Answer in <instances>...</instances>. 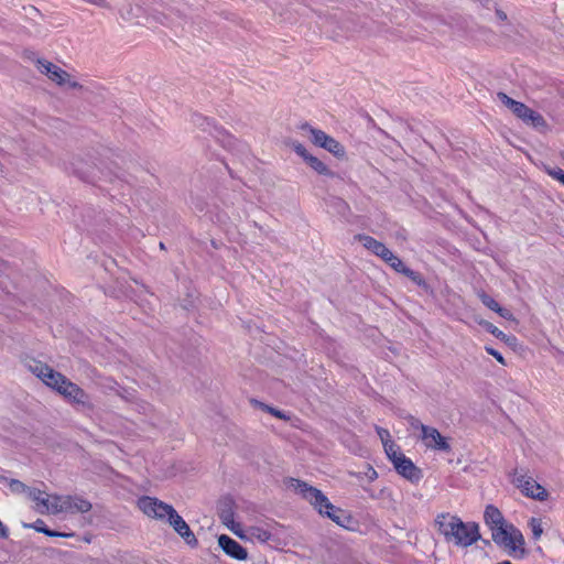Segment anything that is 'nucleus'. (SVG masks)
Returning <instances> with one entry per match:
<instances>
[{
  "label": "nucleus",
  "mask_w": 564,
  "mask_h": 564,
  "mask_svg": "<svg viewBox=\"0 0 564 564\" xmlns=\"http://www.w3.org/2000/svg\"><path fill=\"white\" fill-rule=\"evenodd\" d=\"M484 519L491 530L492 541L503 547L513 557L524 554V538L514 525H506L502 513L498 508L489 505L485 509Z\"/></svg>",
  "instance_id": "1"
},
{
  "label": "nucleus",
  "mask_w": 564,
  "mask_h": 564,
  "mask_svg": "<svg viewBox=\"0 0 564 564\" xmlns=\"http://www.w3.org/2000/svg\"><path fill=\"white\" fill-rule=\"evenodd\" d=\"M435 528L446 542L456 546L467 547L480 539L479 527L475 522H464L459 517L449 512L436 516Z\"/></svg>",
  "instance_id": "2"
},
{
  "label": "nucleus",
  "mask_w": 564,
  "mask_h": 564,
  "mask_svg": "<svg viewBox=\"0 0 564 564\" xmlns=\"http://www.w3.org/2000/svg\"><path fill=\"white\" fill-rule=\"evenodd\" d=\"M295 490L302 496L303 499L308 501L319 514L326 516L338 525L345 527L349 521V517L340 508L335 507L328 498L317 488L310 486L302 480H294Z\"/></svg>",
  "instance_id": "3"
},
{
  "label": "nucleus",
  "mask_w": 564,
  "mask_h": 564,
  "mask_svg": "<svg viewBox=\"0 0 564 564\" xmlns=\"http://www.w3.org/2000/svg\"><path fill=\"white\" fill-rule=\"evenodd\" d=\"M50 388L57 391L70 403L82 409L89 410L93 408L89 395L78 384L72 382L61 372L58 376H55V380L53 381L52 386H50Z\"/></svg>",
  "instance_id": "4"
},
{
  "label": "nucleus",
  "mask_w": 564,
  "mask_h": 564,
  "mask_svg": "<svg viewBox=\"0 0 564 564\" xmlns=\"http://www.w3.org/2000/svg\"><path fill=\"white\" fill-rule=\"evenodd\" d=\"M53 507L51 508L52 514L57 513H86L91 510V503L79 496H58L53 495Z\"/></svg>",
  "instance_id": "5"
},
{
  "label": "nucleus",
  "mask_w": 564,
  "mask_h": 564,
  "mask_svg": "<svg viewBox=\"0 0 564 564\" xmlns=\"http://www.w3.org/2000/svg\"><path fill=\"white\" fill-rule=\"evenodd\" d=\"M512 482L521 489L524 496L529 498L538 501H545L549 498V494L545 488L529 476L523 469L514 470Z\"/></svg>",
  "instance_id": "6"
},
{
  "label": "nucleus",
  "mask_w": 564,
  "mask_h": 564,
  "mask_svg": "<svg viewBox=\"0 0 564 564\" xmlns=\"http://www.w3.org/2000/svg\"><path fill=\"white\" fill-rule=\"evenodd\" d=\"M138 507L140 510L148 516L156 520H167L174 508L158 498L144 496L138 500Z\"/></svg>",
  "instance_id": "7"
},
{
  "label": "nucleus",
  "mask_w": 564,
  "mask_h": 564,
  "mask_svg": "<svg viewBox=\"0 0 564 564\" xmlns=\"http://www.w3.org/2000/svg\"><path fill=\"white\" fill-rule=\"evenodd\" d=\"M419 437L426 448L446 453L451 451L447 438L433 426L422 427V434Z\"/></svg>",
  "instance_id": "8"
},
{
  "label": "nucleus",
  "mask_w": 564,
  "mask_h": 564,
  "mask_svg": "<svg viewBox=\"0 0 564 564\" xmlns=\"http://www.w3.org/2000/svg\"><path fill=\"white\" fill-rule=\"evenodd\" d=\"M37 68L42 74H45L51 80L55 82L58 85L69 84L70 87H77V83H69V75L67 72L56 66L55 64L48 61H37Z\"/></svg>",
  "instance_id": "9"
},
{
  "label": "nucleus",
  "mask_w": 564,
  "mask_h": 564,
  "mask_svg": "<svg viewBox=\"0 0 564 564\" xmlns=\"http://www.w3.org/2000/svg\"><path fill=\"white\" fill-rule=\"evenodd\" d=\"M24 365L29 371L41 379L47 387L52 386L53 381L55 380V376H58L59 373L40 360L25 359Z\"/></svg>",
  "instance_id": "10"
},
{
  "label": "nucleus",
  "mask_w": 564,
  "mask_h": 564,
  "mask_svg": "<svg viewBox=\"0 0 564 564\" xmlns=\"http://www.w3.org/2000/svg\"><path fill=\"white\" fill-rule=\"evenodd\" d=\"M383 261L389 264L394 271L399 272V273H402L404 274L405 276H408L412 282H414L415 284L420 285V286H425L426 283H425V280L423 279V276L416 272V271H413L411 270L410 268H408L403 262L402 260L394 256L392 253V251L390 250L389 253L387 254V257L383 259Z\"/></svg>",
  "instance_id": "11"
},
{
  "label": "nucleus",
  "mask_w": 564,
  "mask_h": 564,
  "mask_svg": "<svg viewBox=\"0 0 564 564\" xmlns=\"http://www.w3.org/2000/svg\"><path fill=\"white\" fill-rule=\"evenodd\" d=\"M230 530L240 539L250 541V542H260V543H267L272 534L271 532L263 527L260 525H250L246 529L240 528L237 530L235 527H230Z\"/></svg>",
  "instance_id": "12"
},
{
  "label": "nucleus",
  "mask_w": 564,
  "mask_h": 564,
  "mask_svg": "<svg viewBox=\"0 0 564 564\" xmlns=\"http://www.w3.org/2000/svg\"><path fill=\"white\" fill-rule=\"evenodd\" d=\"M517 118L522 120L525 124L531 126L538 130H546L547 123L542 115L529 108L523 102L517 108L513 113Z\"/></svg>",
  "instance_id": "13"
},
{
  "label": "nucleus",
  "mask_w": 564,
  "mask_h": 564,
  "mask_svg": "<svg viewBox=\"0 0 564 564\" xmlns=\"http://www.w3.org/2000/svg\"><path fill=\"white\" fill-rule=\"evenodd\" d=\"M392 464L397 473L411 482H417L422 478L421 470L404 454L401 457H395Z\"/></svg>",
  "instance_id": "14"
},
{
  "label": "nucleus",
  "mask_w": 564,
  "mask_h": 564,
  "mask_svg": "<svg viewBox=\"0 0 564 564\" xmlns=\"http://www.w3.org/2000/svg\"><path fill=\"white\" fill-rule=\"evenodd\" d=\"M166 521L174 529V531L177 532L184 539V541L188 545L197 544V539L195 538V534L193 533L188 524L184 521V519L176 512L175 509Z\"/></svg>",
  "instance_id": "15"
},
{
  "label": "nucleus",
  "mask_w": 564,
  "mask_h": 564,
  "mask_svg": "<svg viewBox=\"0 0 564 564\" xmlns=\"http://www.w3.org/2000/svg\"><path fill=\"white\" fill-rule=\"evenodd\" d=\"M218 544L228 556L235 560L245 561L248 557L247 550L228 535H220Z\"/></svg>",
  "instance_id": "16"
},
{
  "label": "nucleus",
  "mask_w": 564,
  "mask_h": 564,
  "mask_svg": "<svg viewBox=\"0 0 564 564\" xmlns=\"http://www.w3.org/2000/svg\"><path fill=\"white\" fill-rule=\"evenodd\" d=\"M28 498L36 503L35 509L37 512L51 513V508L53 507V495L50 496L40 489L31 487L28 494Z\"/></svg>",
  "instance_id": "17"
},
{
  "label": "nucleus",
  "mask_w": 564,
  "mask_h": 564,
  "mask_svg": "<svg viewBox=\"0 0 564 564\" xmlns=\"http://www.w3.org/2000/svg\"><path fill=\"white\" fill-rule=\"evenodd\" d=\"M358 241L362 243V246L376 254L377 257L381 258L382 260L387 257L390 249H388L382 242L378 241L377 239L367 236V235H357L355 237Z\"/></svg>",
  "instance_id": "18"
},
{
  "label": "nucleus",
  "mask_w": 564,
  "mask_h": 564,
  "mask_svg": "<svg viewBox=\"0 0 564 564\" xmlns=\"http://www.w3.org/2000/svg\"><path fill=\"white\" fill-rule=\"evenodd\" d=\"M73 172L87 182H95L97 180L95 167L83 160H76L73 163Z\"/></svg>",
  "instance_id": "19"
},
{
  "label": "nucleus",
  "mask_w": 564,
  "mask_h": 564,
  "mask_svg": "<svg viewBox=\"0 0 564 564\" xmlns=\"http://www.w3.org/2000/svg\"><path fill=\"white\" fill-rule=\"evenodd\" d=\"M301 129L308 133L310 140L317 147L323 148L324 143L328 139V134H326L323 130L315 129L311 127L308 123H304L301 126Z\"/></svg>",
  "instance_id": "20"
},
{
  "label": "nucleus",
  "mask_w": 564,
  "mask_h": 564,
  "mask_svg": "<svg viewBox=\"0 0 564 564\" xmlns=\"http://www.w3.org/2000/svg\"><path fill=\"white\" fill-rule=\"evenodd\" d=\"M315 172L325 176H334V173L327 167V165L318 158L311 155L305 161Z\"/></svg>",
  "instance_id": "21"
},
{
  "label": "nucleus",
  "mask_w": 564,
  "mask_h": 564,
  "mask_svg": "<svg viewBox=\"0 0 564 564\" xmlns=\"http://www.w3.org/2000/svg\"><path fill=\"white\" fill-rule=\"evenodd\" d=\"M323 149L327 150L337 158H343L345 155V148L330 135L324 143Z\"/></svg>",
  "instance_id": "22"
},
{
  "label": "nucleus",
  "mask_w": 564,
  "mask_h": 564,
  "mask_svg": "<svg viewBox=\"0 0 564 564\" xmlns=\"http://www.w3.org/2000/svg\"><path fill=\"white\" fill-rule=\"evenodd\" d=\"M3 480L8 484L10 490L13 494H23L28 497V494H29V490L31 487L26 486L25 484H23L22 481H20L18 479L3 478Z\"/></svg>",
  "instance_id": "23"
},
{
  "label": "nucleus",
  "mask_w": 564,
  "mask_h": 564,
  "mask_svg": "<svg viewBox=\"0 0 564 564\" xmlns=\"http://www.w3.org/2000/svg\"><path fill=\"white\" fill-rule=\"evenodd\" d=\"M30 528H33L34 530H36L37 532H42L48 536H68V534H63V533H58L56 531H52L50 530L43 520L41 519H37L33 524H30L29 525Z\"/></svg>",
  "instance_id": "24"
},
{
  "label": "nucleus",
  "mask_w": 564,
  "mask_h": 564,
  "mask_svg": "<svg viewBox=\"0 0 564 564\" xmlns=\"http://www.w3.org/2000/svg\"><path fill=\"white\" fill-rule=\"evenodd\" d=\"M383 448L391 463L395 460V457H401L403 455V453L400 452L399 446L393 441L386 443Z\"/></svg>",
  "instance_id": "25"
},
{
  "label": "nucleus",
  "mask_w": 564,
  "mask_h": 564,
  "mask_svg": "<svg viewBox=\"0 0 564 564\" xmlns=\"http://www.w3.org/2000/svg\"><path fill=\"white\" fill-rule=\"evenodd\" d=\"M497 97L498 99L506 106L508 107L512 113H514V111L517 110V108L520 106V101H517L512 98H510L507 94L505 93H498L497 94Z\"/></svg>",
  "instance_id": "26"
},
{
  "label": "nucleus",
  "mask_w": 564,
  "mask_h": 564,
  "mask_svg": "<svg viewBox=\"0 0 564 564\" xmlns=\"http://www.w3.org/2000/svg\"><path fill=\"white\" fill-rule=\"evenodd\" d=\"M478 297L480 299L481 303L489 310L494 312L499 311V303L485 292H478Z\"/></svg>",
  "instance_id": "27"
},
{
  "label": "nucleus",
  "mask_w": 564,
  "mask_h": 564,
  "mask_svg": "<svg viewBox=\"0 0 564 564\" xmlns=\"http://www.w3.org/2000/svg\"><path fill=\"white\" fill-rule=\"evenodd\" d=\"M220 518H221L224 524H226L229 529H230V527H235L237 530H239L241 528V525L239 523H236L234 521V512L230 509L223 510L220 513Z\"/></svg>",
  "instance_id": "28"
},
{
  "label": "nucleus",
  "mask_w": 564,
  "mask_h": 564,
  "mask_svg": "<svg viewBox=\"0 0 564 564\" xmlns=\"http://www.w3.org/2000/svg\"><path fill=\"white\" fill-rule=\"evenodd\" d=\"M545 173L564 185V171L560 167L544 166Z\"/></svg>",
  "instance_id": "29"
},
{
  "label": "nucleus",
  "mask_w": 564,
  "mask_h": 564,
  "mask_svg": "<svg viewBox=\"0 0 564 564\" xmlns=\"http://www.w3.org/2000/svg\"><path fill=\"white\" fill-rule=\"evenodd\" d=\"M529 527L532 530L533 538L535 540L540 539L543 533L542 522L538 518H531L529 521Z\"/></svg>",
  "instance_id": "30"
},
{
  "label": "nucleus",
  "mask_w": 564,
  "mask_h": 564,
  "mask_svg": "<svg viewBox=\"0 0 564 564\" xmlns=\"http://www.w3.org/2000/svg\"><path fill=\"white\" fill-rule=\"evenodd\" d=\"M260 408L269 413H271L273 416L278 417V419H281V420H289L290 416L286 415L284 412L278 410V409H274L270 405H267L264 403H260Z\"/></svg>",
  "instance_id": "31"
},
{
  "label": "nucleus",
  "mask_w": 564,
  "mask_h": 564,
  "mask_svg": "<svg viewBox=\"0 0 564 564\" xmlns=\"http://www.w3.org/2000/svg\"><path fill=\"white\" fill-rule=\"evenodd\" d=\"M487 329L496 338L506 340L508 343L510 341V338L502 330H500L498 327L494 326L492 324H489Z\"/></svg>",
  "instance_id": "32"
},
{
  "label": "nucleus",
  "mask_w": 564,
  "mask_h": 564,
  "mask_svg": "<svg viewBox=\"0 0 564 564\" xmlns=\"http://www.w3.org/2000/svg\"><path fill=\"white\" fill-rule=\"evenodd\" d=\"M376 432H377L382 445L392 441L390 432L387 429L376 426Z\"/></svg>",
  "instance_id": "33"
},
{
  "label": "nucleus",
  "mask_w": 564,
  "mask_h": 564,
  "mask_svg": "<svg viewBox=\"0 0 564 564\" xmlns=\"http://www.w3.org/2000/svg\"><path fill=\"white\" fill-rule=\"evenodd\" d=\"M485 350L490 355L492 356L499 364L501 365H506V360L503 358V356L496 349H494L492 347H488L486 346L485 347Z\"/></svg>",
  "instance_id": "34"
},
{
  "label": "nucleus",
  "mask_w": 564,
  "mask_h": 564,
  "mask_svg": "<svg viewBox=\"0 0 564 564\" xmlns=\"http://www.w3.org/2000/svg\"><path fill=\"white\" fill-rule=\"evenodd\" d=\"M293 150L295 151V153L297 155H300L301 158H303L304 161H306V158H310L312 154H310L306 149L301 144V143H294L293 144Z\"/></svg>",
  "instance_id": "35"
},
{
  "label": "nucleus",
  "mask_w": 564,
  "mask_h": 564,
  "mask_svg": "<svg viewBox=\"0 0 564 564\" xmlns=\"http://www.w3.org/2000/svg\"><path fill=\"white\" fill-rule=\"evenodd\" d=\"M408 422L413 430H419L422 433V427H427V425L423 424L419 419L410 415L408 417Z\"/></svg>",
  "instance_id": "36"
},
{
  "label": "nucleus",
  "mask_w": 564,
  "mask_h": 564,
  "mask_svg": "<svg viewBox=\"0 0 564 564\" xmlns=\"http://www.w3.org/2000/svg\"><path fill=\"white\" fill-rule=\"evenodd\" d=\"M496 313H498L502 318L514 321L513 314L507 308L499 306V311H496Z\"/></svg>",
  "instance_id": "37"
},
{
  "label": "nucleus",
  "mask_w": 564,
  "mask_h": 564,
  "mask_svg": "<svg viewBox=\"0 0 564 564\" xmlns=\"http://www.w3.org/2000/svg\"><path fill=\"white\" fill-rule=\"evenodd\" d=\"M366 476L368 477V479L370 481H373L375 479L378 478V473L376 471L375 468H372L371 466H368V470L366 473Z\"/></svg>",
  "instance_id": "38"
},
{
  "label": "nucleus",
  "mask_w": 564,
  "mask_h": 564,
  "mask_svg": "<svg viewBox=\"0 0 564 564\" xmlns=\"http://www.w3.org/2000/svg\"><path fill=\"white\" fill-rule=\"evenodd\" d=\"M496 15L501 21H506L507 20V14L501 9H496Z\"/></svg>",
  "instance_id": "39"
},
{
  "label": "nucleus",
  "mask_w": 564,
  "mask_h": 564,
  "mask_svg": "<svg viewBox=\"0 0 564 564\" xmlns=\"http://www.w3.org/2000/svg\"><path fill=\"white\" fill-rule=\"evenodd\" d=\"M7 536H8V529L0 521V538H7Z\"/></svg>",
  "instance_id": "40"
},
{
  "label": "nucleus",
  "mask_w": 564,
  "mask_h": 564,
  "mask_svg": "<svg viewBox=\"0 0 564 564\" xmlns=\"http://www.w3.org/2000/svg\"><path fill=\"white\" fill-rule=\"evenodd\" d=\"M338 204L343 207V208H347V205L345 202L343 200H338Z\"/></svg>",
  "instance_id": "41"
},
{
  "label": "nucleus",
  "mask_w": 564,
  "mask_h": 564,
  "mask_svg": "<svg viewBox=\"0 0 564 564\" xmlns=\"http://www.w3.org/2000/svg\"><path fill=\"white\" fill-rule=\"evenodd\" d=\"M560 156L564 160V149L560 151Z\"/></svg>",
  "instance_id": "42"
},
{
  "label": "nucleus",
  "mask_w": 564,
  "mask_h": 564,
  "mask_svg": "<svg viewBox=\"0 0 564 564\" xmlns=\"http://www.w3.org/2000/svg\"><path fill=\"white\" fill-rule=\"evenodd\" d=\"M160 248L164 249V243L163 242H160Z\"/></svg>",
  "instance_id": "43"
}]
</instances>
